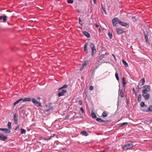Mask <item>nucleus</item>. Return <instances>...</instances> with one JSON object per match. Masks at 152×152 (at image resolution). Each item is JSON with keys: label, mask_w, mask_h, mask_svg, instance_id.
Returning <instances> with one entry per match:
<instances>
[{"label": "nucleus", "mask_w": 152, "mask_h": 152, "mask_svg": "<svg viewBox=\"0 0 152 152\" xmlns=\"http://www.w3.org/2000/svg\"><path fill=\"white\" fill-rule=\"evenodd\" d=\"M133 146L132 142L131 141H129L126 143L122 147V148L124 150H127L131 149Z\"/></svg>", "instance_id": "f257e3e1"}, {"label": "nucleus", "mask_w": 152, "mask_h": 152, "mask_svg": "<svg viewBox=\"0 0 152 152\" xmlns=\"http://www.w3.org/2000/svg\"><path fill=\"white\" fill-rule=\"evenodd\" d=\"M143 89L142 90V94H146L147 92L150 91L151 87L148 85H145L143 87Z\"/></svg>", "instance_id": "f03ea898"}, {"label": "nucleus", "mask_w": 152, "mask_h": 152, "mask_svg": "<svg viewBox=\"0 0 152 152\" xmlns=\"http://www.w3.org/2000/svg\"><path fill=\"white\" fill-rule=\"evenodd\" d=\"M120 20H119L117 18H115L112 20L113 24L114 26H115L118 23L119 24V22Z\"/></svg>", "instance_id": "7ed1b4c3"}, {"label": "nucleus", "mask_w": 152, "mask_h": 152, "mask_svg": "<svg viewBox=\"0 0 152 152\" xmlns=\"http://www.w3.org/2000/svg\"><path fill=\"white\" fill-rule=\"evenodd\" d=\"M45 111L48 112L50 110H52L53 109V107L50 104H47L45 105Z\"/></svg>", "instance_id": "20e7f679"}, {"label": "nucleus", "mask_w": 152, "mask_h": 152, "mask_svg": "<svg viewBox=\"0 0 152 152\" xmlns=\"http://www.w3.org/2000/svg\"><path fill=\"white\" fill-rule=\"evenodd\" d=\"M90 47L92 49V55L93 56V54L96 52V50L95 48V45L91 43L90 44Z\"/></svg>", "instance_id": "39448f33"}, {"label": "nucleus", "mask_w": 152, "mask_h": 152, "mask_svg": "<svg viewBox=\"0 0 152 152\" xmlns=\"http://www.w3.org/2000/svg\"><path fill=\"white\" fill-rule=\"evenodd\" d=\"M32 102L37 107H41V104L36 99L34 98L32 99Z\"/></svg>", "instance_id": "423d86ee"}, {"label": "nucleus", "mask_w": 152, "mask_h": 152, "mask_svg": "<svg viewBox=\"0 0 152 152\" xmlns=\"http://www.w3.org/2000/svg\"><path fill=\"white\" fill-rule=\"evenodd\" d=\"M116 31L117 34L118 35L120 34L125 32L124 31L123 29L118 28H116Z\"/></svg>", "instance_id": "0eeeda50"}, {"label": "nucleus", "mask_w": 152, "mask_h": 152, "mask_svg": "<svg viewBox=\"0 0 152 152\" xmlns=\"http://www.w3.org/2000/svg\"><path fill=\"white\" fill-rule=\"evenodd\" d=\"M119 24L127 28H128L129 27V25L128 24L124 22H121V21L119 22Z\"/></svg>", "instance_id": "6e6552de"}, {"label": "nucleus", "mask_w": 152, "mask_h": 152, "mask_svg": "<svg viewBox=\"0 0 152 152\" xmlns=\"http://www.w3.org/2000/svg\"><path fill=\"white\" fill-rule=\"evenodd\" d=\"M66 92V91L65 89H63L62 92H59L58 93V96L59 97H60L61 96H64L65 93Z\"/></svg>", "instance_id": "1a4fd4ad"}, {"label": "nucleus", "mask_w": 152, "mask_h": 152, "mask_svg": "<svg viewBox=\"0 0 152 152\" xmlns=\"http://www.w3.org/2000/svg\"><path fill=\"white\" fill-rule=\"evenodd\" d=\"M7 139V137L6 136H5L3 134H0V140L5 141Z\"/></svg>", "instance_id": "9d476101"}, {"label": "nucleus", "mask_w": 152, "mask_h": 152, "mask_svg": "<svg viewBox=\"0 0 152 152\" xmlns=\"http://www.w3.org/2000/svg\"><path fill=\"white\" fill-rule=\"evenodd\" d=\"M89 64V61H85L82 65V67L80 68V70H82L83 68L85 67L88 64Z\"/></svg>", "instance_id": "9b49d317"}, {"label": "nucleus", "mask_w": 152, "mask_h": 152, "mask_svg": "<svg viewBox=\"0 0 152 152\" xmlns=\"http://www.w3.org/2000/svg\"><path fill=\"white\" fill-rule=\"evenodd\" d=\"M145 94H142V96L144 97L145 100H147L149 98V94H147L146 95H145Z\"/></svg>", "instance_id": "f8f14e48"}, {"label": "nucleus", "mask_w": 152, "mask_h": 152, "mask_svg": "<svg viewBox=\"0 0 152 152\" xmlns=\"http://www.w3.org/2000/svg\"><path fill=\"white\" fill-rule=\"evenodd\" d=\"M0 130H1L3 131L4 132L6 133H10L11 132L10 129L6 128H0Z\"/></svg>", "instance_id": "ddd939ff"}, {"label": "nucleus", "mask_w": 152, "mask_h": 152, "mask_svg": "<svg viewBox=\"0 0 152 152\" xmlns=\"http://www.w3.org/2000/svg\"><path fill=\"white\" fill-rule=\"evenodd\" d=\"M119 94L120 96L121 97H123L124 96V95L123 91L122 89H119L118 91Z\"/></svg>", "instance_id": "4468645a"}, {"label": "nucleus", "mask_w": 152, "mask_h": 152, "mask_svg": "<svg viewBox=\"0 0 152 152\" xmlns=\"http://www.w3.org/2000/svg\"><path fill=\"white\" fill-rule=\"evenodd\" d=\"M7 17L6 16H0V20L3 19V21L5 22L7 20Z\"/></svg>", "instance_id": "2eb2a0df"}, {"label": "nucleus", "mask_w": 152, "mask_h": 152, "mask_svg": "<svg viewBox=\"0 0 152 152\" xmlns=\"http://www.w3.org/2000/svg\"><path fill=\"white\" fill-rule=\"evenodd\" d=\"M83 34L87 38H88L90 37V35L88 32L86 31H84L83 32Z\"/></svg>", "instance_id": "dca6fc26"}, {"label": "nucleus", "mask_w": 152, "mask_h": 152, "mask_svg": "<svg viewBox=\"0 0 152 152\" xmlns=\"http://www.w3.org/2000/svg\"><path fill=\"white\" fill-rule=\"evenodd\" d=\"M31 101V99L30 98H28V97L25 98L24 99L23 98V100H22V101L23 102H27V101L29 102V101Z\"/></svg>", "instance_id": "f3484780"}, {"label": "nucleus", "mask_w": 152, "mask_h": 152, "mask_svg": "<svg viewBox=\"0 0 152 152\" xmlns=\"http://www.w3.org/2000/svg\"><path fill=\"white\" fill-rule=\"evenodd\" d=\"M108 113L105 111H104L102 113V116L103 117H106L107 116Z\"/></svg>", "instance_id": "a211bd4d"}, {"label": "nucleus", "mask_w": 152, "mask_h": 152, "mask_svg": "<svg viewBox=\"0 0 152 152\" xmlns=\"http://www.w3.org/2000/svg\"><path fill=\"white\" fill-rule=\"evenodd\" d=\"M152 111V105L150 106L149 108L146 110L147 112H151Z\"/></svg>", "instance_id": "6ab92c4d"}, {"label": "nucleus", "mask_w": 152, "mask_h": 152, "mask_svg": "<svg viewBox=\"0 0 152 152\" xmlns=\"http://www.w3.org/2000/svg\"><path fill=\"white\" fill-rule=\"evenodd\" d=\"M22 100H23V98H21V99H19L18 100H17L16 102H15L14 103V105H15L17 104H18L20 101H22Z\"/></svg>", "instance_id": "aec40b11"}, {"label": "nucleus", "mask_w": 152, "mask_h": 152, "mask_svg": "<svg viewBox=\"0 0 152 152\" xmlns=\"http://www.w3.org/2000/svg\"><path fill=\"white\" fill-rule=\"evenodd\" d=\"M81 134L86 136L88 135V134L85 131L82 132L81 133Z\"/></svg>", "instance_id": "412c9836"}, {"label": "nucleus", "mask_w": 152, "mask_h": 152, "mask_svg": "<svg viewBox=\"0 0 152 152\" xmlns=\"http://www.w3.org/2000/svg\"><path fill=\"white\" fill-rule=\"evenodd\" d=\"M122 62L123 64L126 67H127L128 66V65L127 62L124 61L123 59L122 60Z\"/></svg>", "instance_id": "4be33fe9"}, {"label": "nucleus", "mask_w": 152, "mask_h": 152, "mask_svg": "<svg viewBox=\"0 0 152 152\" xmlns=\"http://www.w3.org/2000/svg\"><path fill=\"white\" fill-rule=\"evenodd\" d=\"M87 43H86L84 47V51L85 52H86V53L88 52L87 49Z\"/></svg>", "instance_id": "5701e85b"}, {"label": "nucleus", "mask_w": 152, "mask_h": 152, "mask_svg": "<svg viewBox=\"0 0 152 152\" xmlns=\"http://www.w3.org/2000/svg\"><path fill=\"white\" fill-rule=\"evenodd\" d=\"M123 86H125V85H126V81L125 80V78L124 77H123Z\"/></svg>", "instance_id": "b1692460"}, {"label": "nucleus", "mask_w": 152, "mask_h": 152, "mask_svg": "<svg viewBox=\"0 0 152 152\" xmlns=\"http://www.w3.org/2000/svg\"><path fill=\"white\" fill-rule=\"evenodd\" d=\"M21 134H25L26 132V130L24 129H21Z\"/></svg>", "instance_id": "393cba45"}, {"label": "nucleus", "mask_w": 152, "mask_h": 152, "mask_svg": "<svg viewBox=\"0 0 152 152\" xmlns=\"http://www.w3.org/2000/svg\"><path fill=\"white\" fill-rule=\"evenodd\" d=\"M14 118L15 123H17L18 120L17 118L16 117V114H15L14 116Z\"/></svg>", "instance_id": "a878e982"}, {"label": "nucleus", "mask_w": 152, "mask_h": 152, "mask_svg": "<svg viewBox=\"0 0 152 152\" xmlns=\"http://www.w3.org/2000/svg\"><path fill=\"white\" fill-rule=\"evenodd\" d=\"M91 115L93 118H96V114L92 112L91 113Z\"/></svg>", "instance_id": "bb28decb"}, {"label": "nucleus", "mask_w": 152, "mask_h": 152, "mask_svg": "<svg viewBox=\"0 0 152 152\" xmlns=\"http://www.w3.org/2000/svg\"><path fill=\"white\" fill-rule=\"evenodd\" d=\"M7 126L9 129H11V123L10 122H9L8 123Z\"/></svg>", "instance_id": "cd10ccee"}, {"label": "nucleus", "mask_w": 152, "mask_h": 152, "mask_svg": "<svg viewBox=\"0 0 152 152\" xmlns=\"http://www.w3.org/2000/svg\"><path fill=\"white\" fill-rule=\"evenodd\" d=\"M141 97H142L141 95V94H140L139 95L138 98V101L139 102H140L141 101Z\"/></svg>", "instance_id": "c85d7f7f"}, {"label": "nucleus", "mask_w": 152, "mask_h": 152, "mask_svg": "<svg viewBox=\"0 0 152 152\" xmlns=\"http://www.w3.org/2000/svg\"><path fill=\"white\" fill-rule=\"evenodd\" d=\"M67 87V85H64V86H63L62 87H61V88H60L59 89V90L61 89H63V88H66Z\"/></svg>", "instance_id": "c756f323"}, {"label": "nucleus", "mask_w": 152, "mask_h": 152, "mask_svg": "<svg viewBox=\"0 0 152 152\" xmlns=\"http://www.w3.org/2000/svg\"><path fill=\"white\" fill-rule=\"evenodd\" d=\"M108 35L110 39H112V34L110 33V32H109L108 33Z\"/></svg>", "instance_id": "7c9ffc66"}, {"label": "nucleus", "mask_w": 152, "mask_h": 152, "mask_svg": "<svg viewBox=\"0 0 152 152\" xmlns=\"http://www.w3.org/2000/svg\"><path fill=\"white\" fill-rule=\"evenodd\" d=\"M115 76L116 78V79H117V80H119V77L118 76V74L117 72L115 73Z\"/></svg>", "instance_id": "2f4dec72"}, {"label": "nucleus", "mask_w": 152, "mask_h": 152, "mask_svg": "<svg viewBox=\"0 0 152 152\" xmlns=\"http://www.w3.org/2000/svg\"><path fill=\"white\" fill-rule=\"evenodd\" d=\"M96 121L98 122H103V120L101 118H96Z\"/></svg>", "instance_id": "473e14b6"}, {"label": "nucleus", "mask_w": 152, "mask_h": 152, "mask_svg": "<svg viewBox=\"0 0 152 152\" xmlns=\"http://www.w3.org/2000/svg\"><path fill=\"white\" fill-rule=\"evenodd\" d=\"M145 82V79L143 78L142 79V85H144Z\"/></svg>", "instance_id": "72a5a7b5"}, {"label": "nucleus", "mask_w": 152, "mask_h": 152, "mask_svg": "<svg viewBox=\"0 0 152 152\" xmlns=\"http://www.w3.org/2000/svg\"><path fill=\"white\" fill-rule=\"evenodd\" d=\"M145 105V103L144 102H142L140 104V106L142 107H144Z\"/></svg>", "instance_id": "f704fd0d"}, {"label": "nucleus", "mask_w": 152, "mask_h": 152, "mask_svg": "<svg viewBox=\"0 0 152 152\" xmlns=\"http://www.w3.org/2000/svg\"><path fill=\"white\" fill-rule=\"evenodd\" d=\"M67 2L69 4H72L73 2V1L72 0H68Z\"/></svg>", "instance_id": "c9c22d12"}, {"label": "nucleus", "mask_w": 152, "mask_h": 152, "mask_svg": "<svg viewBox=\"0 0 152 152\" xmlns=\"http://www.w3.org/2000/svg\"><path fill=\"white\" fill-rule=\"evenodd\" d=\"M79 23L80 25H83V23L82 20H80V18L79 19Z\"/></svg>", "instance_id": "e433bc0d"}, {"label": "nucleus", "mask_w": 152, "mask_h": 152, "mask_svg": "<svg viewBox=\"0 0 152 152\" xmlns=\"http://www.w3.org/2000/svg\"><path fill=\"white\" fill-rule=\"evenodd\" d=\"M137 17L136 16L135 17H133L132 18L133 20L134 21H136V19L137 18Z\"/></svg>", "instance_id": "4c0bfd02"}, {"label": "nucleus", "mask_w": 152, "mask_h": 152, "mask_svg": "<svg viewBox=\"0 0 152 152\" xmlns=\"http://www.w3.org/2000/svg\"><path fill=\"white\" fill-rule=\"evenodd\" d=\"M145 38L146 42H148V37L147 36L145 35Z\"/></svg>", "instance_id": "58836bf2"}, {"label": "nucleus", "mask_w": 152, "mask_h": 152, "mask_svg": "<svg viewBox=\"0 0 152 152\" xmlns=\"http://www.w3.org/2000/svg\"><path fill=\"white\" fill-rule=\"evenodd\" d=\"M82 103H83V102L81 100H80L79 102H78V104H80V105H81L82 104Z\"/></svg>", "instance_id": "ea45409f"}, {"label": "nucleus", "mask_w": 152, "mask_h": 152, "mask_svg": "<svg viewBox=\"0 0 152 152\" xmlns=\"http://www.w3.org/2000/svg\"><path fill=\"white\" fill-rule=\"evenodd\" d=\"M94 88L92 86H90L89 89L91 90H92Z\"/></svg>", "instance_id": "a19ab883"}, {"label": "nucleus", "mask_w": 152, "mask_h": 152, "mask_svg": "<svg viewBox=\"0 0 152 152\" xmlns=\"http://www.w3.org/2000/svg\"><path fill=\"white\" fill-rule=\"evenodd\" d=\"M19 128V126L18 125L15 128V130H16L17 129H18Z\"/></svg>", "instance_id": "79ce46f5"}, {"label": "nucleus", "mask_w": 152, "mask_h": 152, "mask_svg": "<svg viewBox=\"0 0 152 152\" xmlns=\"http://www.w3.org/2000/svg\"><path fill=\"white\" fill-rule=\"evenodd\" d=\"M80 109L82 111V113H83L84 111L83 108L82 107H81Z\"/></svg>", "instance_id": "37998d69"}, {"label": "nucleus", "mask_w": 152, "mask_h": 152, "mask_svg": "<svg viewBox=\"0 0 152 152\" xmlns=\"http://www.w3.org/2000/svg\"><path fill=\"white\" fill-rule=\"evenodd\" d=\"M112 55L114 57V59H115V61H116V58L115 56L113 54Z\"/></svg>", "instance_id": "c03bdc74"}, {"label": "nucleus", "mask_w": 152, "mask_h": 152, "mask_svg": "<svg viewBox=\"0 0 152 152\" xmlns=\"http://www.w3.org/2000/svg\"><path fill=\"white\" fill-rule=\"evenodd\" d=\"M127 124V123H123L122 124L121 126H123L125 124Z\"/></svg>", "instance_id": "a18cd8bd"}, {"label": "nucleus", "mask_w": 152, "mask_h": 152, "mask_svg": "<svg viewBox=\"0 0 152 152\" xmlns=\"http://www.w3.org/2000/svg\"><path fill=\"white\" fill-rule=\"evenodd\" d=\"M95 26L97 27H98L99 26V25H98L96 23L95 24Z\"/></svg>", "instance_id": "49530a36"}, {"label": "nucleus", "mask_w": 152, "mask_h": 152, "mask_svg": "<svg viewBox=\"0 0 152 152\" xmlns=\"http://www.w3.org/2000/svg\"><path fill=\"white\" fill-rule=\"evenodd\" d=\"M102 10L104 12H105V8H104L103 7H102Z\"/></svg>", "instance_id": "de8ad7c7"}, {"label": "nucleus", "mask_w": 152, "mask_h": 152, "mask_svg": "<svg viewBox=\"0 0 152 152\" xmlns=\"http://www.w3.org/2000/svg\"><path fill=\"white\" fill-rule=\"evenodd\" d=\"M133 91H135V89H134V88H133Z\"/></svg>", "instance_id": "09e8293b"}, {"label": "nucleus", "mask_w": 152, "mask_h": 152, "mask_svg": "<svg viewBox=\"0 0 152 152\" xmlns=\"http://www.w3.org/2000/svg\"><path fill=\"white\" fill-rule=\"evenodd\" d=\"M95 1L96 0H94V2L95 3Z\"/></svg>", "instance_id": "8fccbe9b"}]
</instances>
